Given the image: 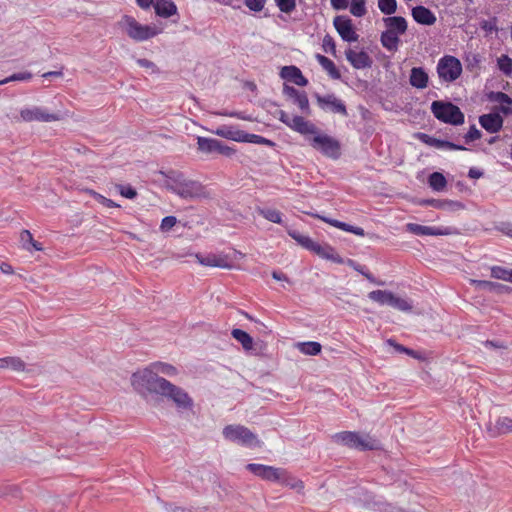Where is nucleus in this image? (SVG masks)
<instances>
[{"instance_id":"obj_12","label":"nucleus","mask_w":512,"mask_h":512,"mask_svg":"<svg viewBox=\"0 0 512 512\" xmlns=\"http://www.w3.org/2000/svg\"><path fill=\"white\" fill-rule=\"evenodd\" d=\"M279 120L292 129L302 135H316L318 128L309 120H306L302 116H290L287 112L279 111Z\"/></svg>"},{"instance_id":"obj_3","label":"nucleus","mask_w":512,"mask_h":512,"mask_svg":"<svg viewBox=\"0 0 512 512\" xmlns=\"http://www.w3.org/2000/svg\"><path fill=\"white\" fill-rule=\"evenodd\" d=\"M150 383L154 384L155 386H152V390L149 391V393L158 394L173 401L178 409H192L193 399L181 387L174 385L166 379L155 378L154 381H150Z\"/></svg>"},{"instance_id":"obj_49","label":"nucleus","mask_w":512,"mask_h":512,"mask_svg":"<svg viewBox=\"0 0 512 512\" xmlns=\"http://www.w3.org/2000/svg\"><path fill=\"white\" fill-rule=\"evenodd\" d=\"M89 194L96 200L98 201L99 203H101L102 205H104L105 207L107 208H118L120 207V205H118L116 202H114L113 200L111 199H108L106 197H104L103 195L99 194L98 192L94 191V190H90L89 191Z\"/></svg>"},{"instance_id":"obj_50","label":"nucleus","mask_w":512,"mask_h":512,"mask_svg":"<svg viewBox=\"0 0 512 512\" xmlns=\"http://www.w3.org/2000/svg\"><path fill=\"white\" fill-rule=\"evenodd\" d=\"M115 187L122 197H125L127 199H134L137 196L136 189L133 188L131 185L117 184Z\"/></svg>"},{"instance_id":"obj_22","label":"nucleus","mask_w":512,"mask_h":512,"mask_svg":"<svg viewBox=\"0 0 512 512\" xmlns=\"http://www.w3.org/2000/svg\"><path fill=\"white\" fill-rule=\"evenodd\" d=\"M413 19L421 25L431 26L437 21L435 14L425 6L419 5L412 8Z\"/></svg>"},{"instance_id":"obj_11","label":"nucleus","mask_w":512,"mask_h":512,"mask_svg":"<svg viewBox=\"0 0 512 512\" xmlns=\"http://www.w3.org/2000/svg\"><path fill=\"white\" fill-rule=\"evenodd\" d=\"M310 144L326 157L338 159L341 156L340 142L329 135L317 133Z\"/></svg>"},{"instance_id":"obj_64","label":"nucleus","mask_w":512,"mask_h":512,"mask_svg":"<svg viewBox=\"0 0 512 512\" xmlns=\"http://www.w3.org/2000/svg\"><path fill=\"white\" fill-rule=\"evenodd\" d=\"M0 270H1L2 273L8 274V275L14 273L13 267L10 264L6 263V262H3V263L0 264Z\"/></svg>"},{"instance_id":"obj_15","label":"nucleus","mask_w":512,"mask_h":512,"mask_svg":"<svg viewBox=\"0 0 512 512\" xmlns=\"http://www.w3.org/2000/svg\"><path fill=\"white\" fill-rule=\"evenodd\" d=\"M246 469L260 479L270 482H278L279 479H282L284 473V468L257 463L247 464Z\"/></svg>"},{"instance_id":"obj_2","label":"nucleus","mask_w":512,"mask_h":512,"mask_svg":"<svg viewBox=\"0 0 512 512\" xmlns=\"http://www.w3.org/2000/svg\"><path fill=\"white\" fill-rule=\"evenodd\" d=\"M159 374L172 377L176 376L178 371L176 367L171 364L160 361L153 362L148 367L138 370L132 374V385L139 391L149 392L152 390V386H155L154 384H151L150 381H154L155 378L164 379L163 377H160Z\"/></svg>"},{"instance_id":"obj_33","label":"nucleus","mask_w":512,"mask_h":512,"mask_svg":"<svg viewBox=\"0 0 512 512\" xmlns=\"http://www.w3.org/2000/svg\"><path fill=\"white\" fill-rule=\"evenodd\" d=\"M26 368V363L16 356H8L0 358V369H11L15 372H23Z\"/></svg>"},{"instance_id":"obj_56","label":"nucleus","mask_w":512,"mask_h":512,"mask_svg":"<svg viewBox=\"0 0 512 512\" xmlns=\"http://www.w3.org/2000/svg\"><path fill=\"white\" fill-rule=\"evenodd\" d=\"M266 0H245V5L254 12H260L265 5Z\"/></svg>"},{"instance_id":"obj_48","label":"nucleus","mask_w":512,"mask_h":512,"mask_svg":"<svg viewBox=\"0 0 512 512\" xmlns=\"http://www.w3.org/2000/svg\"><path fill=\"white\" fill-rule=\"evenodd\" d=\"M498 68L505 74H512V59L508 55H502L497 60Z\"/></svg>"},{"instance_id":"obj_10","label":"nucleus","mask_w":512,"mask_h":512,"mask_svg":"<svg viewBox=\"0 0 512 512\" xmlns=\"http://www.w3.org/2000/svg\"><path fill=\"white\" fill-rule=\"evenodd\" d=\"M437 73L444 82H453L457 80L462 73V64L460 60L451 55H445L439 59L437 64Z\"/></svg>"},{"instance_id":"obj_4","label":"nucleus","mask_w":512,"mask_h":512,"mask_svg":"<svg viewBox=\"0 0 512 512\" xmlns=\"http://www.w3.org/2000/svg\"><path fill=\"white\" fill-rule=\"evenodd\" d=\"M385 30L380 35L382 46L390 51L396 52L400 45V36L408 29L407 20L402 16H388L383 18Z\"/></svg>"},{"instance_id":"obj_23","label":"nucleus","mask_w":512,"mask_h":512,"mask_svg":"<svg viewBox=\"0 0 512 512\" xmlns=\"http://www.w3.org/2000/svg\"><path fill=\"white\" fill-rule=\"evenodd\" d=\"M423 143L428 146L435 147L437 149H446V150H466V148L462 145L454 144L450 141L440 140L429 136L425 133H420L418 137Z\"/></svg>"},{"instance_id":"obj_17","label":"nucleus","mask_w":512,"mask_h":512,"mask_svg":"<svg viewBox=\"0 0 512 512\" xmlns=\"http://www.w3.org/2000/svg\"><path fill=\"white\" fill-rule=\"evenodd\" d=\"M333 25L342 40L346 42L358 41L359 35L353 26L352 20L347 16H336Z\"/></svg>"},{"instance_id":"obj_6","label":"nucleus","mask_w":512,"mask_h":512,"mask_svg":"<svg viewBox=\"0 0 512 512\" xmlns=\"http://www.w3.org/2000/svg\"><path fill=\"white\" fill-rule=\"evenodd\" d=\"M222 434L228 441L245 447H262L263 442L249 428L240 424H230L223 428Z\"/></svg>"},{"instance_id":"obj_61","label":"nucleus","mask_w":512,"mask_h":512,"mask_svg":"<svg viewBox=\"0 0 512 512\" xmlns=\"http://www.w3.org/2000/svg\"><path fill=\"white\" fill-rule=\"evenodd\" d=\"M137 64L140 66V67H143V68H147V69H155L156 66L155 64L148 60V59H138L137 60Z\"/></svg>"},{"instance_id":"obj_60","label":"nucleus","mask_w":512,"mask_h":512,"mask_svg":"<svg viewBox=\"0 0 512 512\" xmlns=\"http://www.w3.org/2000/svg\"><path fill=\"white\" fill-rule=\"evenodd\" d=\"M137 5L143 10H148L151 6L154 7V0H136Z\"/></svg>"},{"instance_id":"obj_14","label":"nucleus","mask_w":512,"mask_h":512,"mask_svg":"<svg viewBox=\"0 0 512 512\" xmlns=\"http://www.w3.org/2000/svg\"><path fill=\"white\" fill-rule=\"evenodd\" d=\"M279 120L292 129L302 135H316L318 128L309 120H306L302 116H290L287 112L279 111Z\"/></svg>"},{"instance_id":"obj_36","label":"nucleus","mask_w":512,"mask_h":512,"mask_svg":"<svg viewBox=\"0 0 512 512\" xmlns=\"http://www.w3.org/2000/svg\"><path fill=\"white\" fill-rule=\"evenodd\" d=\"M428 184L434 191H443L447 186L445 176L440 172H433L428 177Z\"/></svg>"},{"instance_id":"obj_44","label":"nucleus","mask_w":512,"mask_h":512,"mask_svg":"<svg viewBox=\"0 0 512 512\" xmlns=\"http://www.w3.org/2000/svg\"><path fill=\"white\" fill-rule=\"evenodd\" d=\"M350 13L355 17H363L367 13L365 0H351Z\"/></svg>"},{"instance_id":"obj_34","label":"nucleus","mask_w":512,"mask_h":512,"mask_svg":"<svg viewBox=\"0 0 512 512\" xmlns=\"http://www.w3.org/2000/svg\"><path fill=\"white\" fill-rule=\"evenodd\" d=\"M20 242L23 249L32 252V251H42V244L38 241H35L31 232L29 230H22L20 233Z\"/></svg>"},{"instance_id":"obj_24","label":"nucleus","mask_w":512,"mask_h":512,"mask_svg":"<svg viewBox=\"0 0 512 512\" xmlns=\"http://www.w3.org/2000/svg\"><path fill=\"white\" fill-rule=\"evenodd\" d=\"M489 99L499 104V106L496 107V113H501L505 116L512 114V98L506 93L492 92Z\"/></svg>"},{"instance_id":"obj_55","label":"nucleus","mask_w":512,"mask_h":512,"mask_svg":"<svg viewBox=\"0 0 512 512\" xmlns=\"http://www.w3.org/2000/svg\"><path fill=\"white\" fill-rule=\"evenodd\" d=\"M480 137H481L480 130L477 129V127L475 125H472L469 128L468 132L465 134L464 139H465V142L468 144L475 140L480 139Z\"/></svg>"},{"instance_id":"obj_53","label":"nucleus","mask_w":512,"mask_h":512,"mask_svg":"<svg viewBox=\"0 0 512 512\" xmlns=\"http://www.w3.org/2000/svg\"><path fill=\"white\" fill-rule=\"evenodd\" d=\"M294 101L303 112L309 113V100L305 92H299Z\"/></svg>"},{"instance_id":"obj_31","label":"nucleus","mask_w":512,"mask_h":512,"mask_svg":"<svg viewBox=\"0 0 512 512\" xmlns=\"http://www.w3.org/2000/svg\"><path fill=\"white\" fill-rule=\"evenodd\" d=\"M406 229H407V231H409V232H411V233H413L415 235H421V236H424V235L436 236V235H443V234H445L439 228L430 227V226H424V225H420V224H416V223H408L406 225Z\"/></svg>"},{"instance_id":"obj_25","label":"nucleus","mask_w":512,"mask_h":512,"mask_svg":"<svg viewBox=\"0 0 512 512\" xmlns=\"http://www.w3.org/2000/svg\"><path fill=\"white\" fill-rule=\"evenodd\" d=\"M280 76L298 86H306L308 80L303 76L301 70L296 66H284L281 69Z\"/></svg>"},{"instance_id":"obj_40","label":"nucleus","mask_w":512,"mask_h":512,"mask_svg":"<svg viewBox=\"0 0 512 512\" xmlns=\"http://www.w3.org/2000/svg\"><path fill=\"white\" fill-rule=\"evenodd\" d=\"M257 211L262 217H264L266 220H268L272 223H276V224L282 223V214L280 211H278L276 209L259 208Z\"/></svg>"},{"instance_id":"obj_41","label":"nucleus","mask_w":512,"mask_h":512,"mask_svg":"<svg viewBox=\"0 0 512 512\" xmlns=\"http://www.w3.org/2000/svg\"><path fill=\"white\" fill-rule=\"evenodd\" d=\"M491 277L503 281H507L511 283L512 279V269H508L502 266H492L491 267Z\"/></svg>"},{"instance_id":"obj_26","label":"nucleus","mask_w":512,"mask_h":512,"mask_svg":"<svg viewBox=\"0 0 512 512\" xmlns=\"http://www.w3.org/2000/svg\"><path fill=\"white\" fill-rule=\"evenodd\" d=\"M213 133L217 136L226 138L228 140L243 142L245 131L238 129L231 125H222L218 127Z\"/></svg>"},{"instance_id":"obj_52","label":"nucleus","mask_w":512,"mask_h":512,"mask_svg":"<svg viewBox=\"0 0 512 512\" xmlns=\"http://www.w3.org/2000/svg\"><path fill=\"white\" fill-rule=\"evenodd\" d=\"M322 48L326 53L336 55V44L332 36L326 34L322 41Z\"/></svg>"},{"instance_id":"obj_37","label":"nucleus","mask_w":512,"mask_h":512,"mask_svg":"<svg viewBox=\"0 0 512 512\" xmlns=\"http://www.w3.org/2000/svg\"><path fill=\"white\" fill-rule=\"evenodd\" d=\"M296 347L301 353L311 356L318 355L322 349L321 344L315 341L299 342Z\"/></svg>"},{"instance_id":"obj_43","label":"nucleus","mask_w":512,"mask_h":512,"mask_svg":"<svg viewBox=\"0 0 512 512\" xmlns=\"http://www.w3.org/2000/svg\"><path fill=\"white\" fill-rule=\"evenodd\" d=\"M389 306L403 312H409L412 310V305L407 299L398 297L394 293L392 294Z\"/></svg>"},{"instance_id":"obj_51","label":"nucleus","mask_w":512,"mask_h":512,"mask_svg":"<svg viewBox=\"0 0 512 512\" xmlns=\"http://www.w3.org/2000/svg\"><path fill=\"white\" fill-rule=\"evenodd\" d=\"M279 10L283 13L290 14L296 8V0H274Z\"/></svg>"},{"instance_id":"obj_63","label":"nucleus","mask_w":512,"mask_h":512,"mask_svg":"<svg viewBox=\"0 0 512 512\" xmlns=\"http://www.w3.org/2000/svg\"><path fill=\"white\" fill-rule=\"evenodd\" d=\"M406 354L410 357H413L417 360H420V361H424L426 360L425 356H423L420 352L416 351V350H413V349H410L408 348V350L406 351Z\"/></svg>"},{"instance_id":"obj_46","label":"nucleus","mask_w":512,"mask_h":512,"mask_svg":"<svg viewBox=\"0 0 512 512\" xmlns=\"http://www.w3.org/2000/svg\"><path fill=\"white\" fill-rule=\"evenodd\" d=\"M244 139L245 140H243V143H254L266 146H274V143L271 140L257 134H249L245 132Z\"/></svg>"},{"instance_id":"obj_18","label":"nucleus","mask_w":512,"mask_h":512,"mask_svg":"<svg viewBox=\"0 0 512 512\" xmlns=\"http://www.w3.org/2000/svg\"><path fill=\"white\" fill-rule=\"evenodd\" d=\"M347 61L354 69H367L373 65V60L370 55L364 50H357L348 48L345 50Z\"/></svg>"},{"instance_id":"obj_39","label":"nucleus","mask_w":512,"mask_h":512,"mask_svg":"<svg viewBox=\"0 0 512 512\" xmlns=\"http://www.w3.org/2000/svg\"><path fill=\"white\" fill-rule=\"evenodd\" d=\"M277 483L288 486L292 489L303 490L304 482L300 479H296L290 475V473L284 469L282 479H279Z\"/></svg>"},{"instance_id":"obj_27","label":"nucleus","mask_w":512,"mask_h":512,"mask_svg":"<svg viewBox=\"0 0 512 512\" xmlns=\"http://www.w3.org/2000/svg\"><path fill=\"white\" fill-rule=\"evenodd\" d=\"M316 218L320 219L321 221L335 227V228H338L340 230H343L345 232H349V233H353L357 236H365V231L363 228L361 227H358V226H352L350 224H347V223H344V222H341L339 220H336V219H332V218H329V217H326V216H321V215H315Z\"/></svg>"},{"instance_id":"obj_54","label":"nucleus","mask_w":512,"mask_h":512,"mask_svg":"<svg viewBox=\"0 0 512 512\" xmlns=\"http://www.w3.org/2000/svg\"><path fill=\"white\" fill-rule=\"evenodd\" d=\"M176 223L177 218L175 216H166L161 221L160 230L162 232H168L176 225Z\"/></svg>"},{"instance_id":"obj_42","label":"nucleus","mask_w":512,"mask_h":512,"mask_svg":"<svg viewBox=\"0 0 512 512\" xmlns=\"http://www.w3.org/2000/svg\"><path fill=\"white\" fill-rule=\"evenodd\" d=\"M198 148L204 153H213L217 147V139L198 137Z\"/></svg>"},{"instance_id":"obj_8","label":"nucleus","mask_w":512,"mask_h":512,"mask_svg":"<svg viewBox=\"0 0 512 512\" xmlns=\"http://www.w3.org/2000/svg\"><path fill=\"white\" fill-rule=\"evenodd\" d=\"M120 24L127 35L137 42L149 40L161 32L155 25H143L134 17L128 15L123 16Z\"/></svg>"},{"instance_id":"obj_45","label":"nucleus","mask_w":512,"mask_h":512,"mask_svg":"<svg viewBox=\"0 0 512 512\" xmlns=\"http://www.w3.org/2000/svg\"><path fill=\"white\" fill-rule=\"evenodd\" d=\"M378 8L385 15H392L397 10L396 0H378Z\"/></svg>"},{"instance_id":"obj_16","label":"nucleus","mask_w":512,"mask_h":512,"mask_svg":"<svg viewBox=\"0 0 512 512\" xmlns=\"http://www.w3.org/2000/svg\"><path fill=\"white\" fill-rule=\"evenodd\" d=\"M20 117L24 122H54L60 120V117L57 114L49 113L45 109L38 106L21 109Z\"/></svg>"},{"instance_id":"obj_57","label":"nucleus","mask_w":512,"mask_h":512,"mask_svg":"<svg viewBox=\"0 0 512 512\" xmlns=\"http://www.w3.org/2000/svg\"><path fill=\"white\" fill-rule=\"evenodd\" d=\"M217 147L215 148V152L225 156H231L235 153V150L229 146L224 145L222 142L217 140Z\"/></svg>"},{"instance_id":"obj_20","label":"nucleus","mask_w":512,"mask_h":512,"mask_svg":"<svg viewBox=\"0 0 512 512\" xmlns=\"http://www.w3.org/2000/svg\"><path fill=\"white\" fill-rule=\"evenodd\" d=\"M503 118L499 113L483 114L479 117V123L489 133H497L503 127Z\"/></svg>"},{"instance_id":"obj_35","label":"nucleus","mask_w":512,"mask_h":512,"mask_svg":"<svg viewBox=\"0 0 512 512\" xmlns=\"http://www.w3.org/2000/svg\"><path fill=\"white\" fill-rule=\"evenodd\" d=\"M232 337L237 340L245 351L253 349L254 341L253 338L244 330L235 328L231 332Z\"/></svg>"},{"instance_id":"obj_30","label":"nucleus","mask_w":512,"mask_h":512,"mask_svg":"<svg viewBox=\"0 0 512 512\" xmlns=\"http://www.w3.org/2000/svg\"><path fill=\"white\" fill-rule=\"evenodd\" d=\"M428 74L421 67H414L410 73V84L417 89H424L428 85Z\"/></svg>"},{"instance_id":"obj_38","label":"nucleus","mask_w":512,"mask_h":512,"mask_svg":"<svg viewBox=\"0 0 512 512\" xmlns=\"http://www.w3.org/2000/svg\"><path fill=\"white\" fill-rule=\"evenodd\" d=\"M392 292L387 290H374L368 294V297L380 305H390Z\"/></svg>"},{"instance_id":"obj_7","label":"nucleus","mask_w":512,"mask_h":512,"mask_svg":"<svg viewBox=\"0 0 512 512\" xmlns=\"http://www.w3.org/2000/svg\"><path fill=\"white\" fill-rule=\"evenodd\" d=\"M431 112L437 120L446 124L458 126L462 125L465 121L464 113L451 102L433 101Z\"/></svg>"},{"instance_id":"obj_62","label":"nucleus","mask_w":512,"mask_h":512,"mask_svg":"<svg viewBox=\"0 0 512 512\" xmlns=\"http://www.w3.org/2000/svg\"><path fill=\"white\" fill-rule=\"evenodd\" d=\"M284 93L291 97V98H295L297 94H299L300 91H298L296 88L292 87V86H288V85H284Z\"/></svg>"},{"instance_id":"obj_47","label":"nucleus","mask_w":512,"mask_h":512,"mask_svg":"<svg viewBox=\"0 0 512 512\" xmlns=\"http://www.w3.org/2000/svg\"><path fill=\"white\" fill-rule=\"evenodd\" d=\"M470 282L472 285H474L475 287H477L479 289H485V290H489V291H496L503 287V285H501L499 283L488 281V280L472 279Z\"/></svg>"},{"instance_id":"obj_19","label":"nucleus","mask_w":512,"mask_h":512,"mask_svg":"<svg viewBox=\"0 0 512 512\" xmlns=\"http://www.w3.org/2000/svg\"><path fill=\"white\" fill-rule=\"evenodd\" d=\"M317 102L323 109L329 107L334 113L341 114L342 116L348 115L345 104L333 94L317 96Z\"/></svg>"},{"instance_id":"obj_9","label":"nucleus","mask_w":512,"mask_h":512,"mask_svg":"<svg viewBox=\"0 0 512 512\" xmlns=\"http://www.w3.org/2000/svg\"><path fill=\"white\" fill-rule=\"evenodd\" d=\"M335 442L345 445L349 448L360 451L378 449V442L369 435H361L358 432L343 431L333 436Z\"/></svg>"},{"instance_id":"obj_13","label":"nucleus","mask_w":512,"mask_h":512,"mask_svg":"<svg viewBox=\"0 0 512 512\" xmlns=\"http://www.w3.org/2000/svg\"><path fill=\"white\" fill-rule=\"evenodd\" d=\"M279 120L292 129L302 135H316L318 128L309 120H306L302 116H290L287 112L279 111Z\"/></svg>"},{"instance_id":"obj_5","label":"nucleus","mask_w":512,"mask_h":512,"mask_svg":"<svg viewBox=\"0 0 512 512\" xmlns=\"http://www.w3.org/2000/svg\"><path fill=\"white\" fill-rule=\"evenodd\" d=\"M288 235L304 249L313 252L320 258L330 260L338 264H343L345 262L344 259L329 244H320L311 239L309 236L303 235L296 230H289Z\"/></svg>"},{"instance_id":"obj_21","label":"nucleus","mask_w":512,"mask_h":512,"mask_svg":"<svg viewBox=\"0 0 512 512\" xmlns=\"http://www.w3.org/2000/svg\"><path fill=\"white\" fill-rule=\"evenodd\" d=\"M487 431L491 437L512 433V418L498 417L493 425H487Z\"/></svg>"},{"instance_id":"obj_1","label":"nucleus","mask_w":512,"mask_h":512,"mask_svg":"<svg viewBox=\"0 0 512 512\" xmlns=\"http://www.w3.org/2000/svg\"><path fill=\"white\" fill-rule=\"evenodd\" d=\"M165 187L183 199L206 197L205 187L198 181L187 179L175 170L160 171Z\"/></svg>"},{"instance_id":"obj_28","label":"nucleus","mask_w":512,"mask_h":512,"mask_svg":"<svg viewBox=\"0 0 512 512\" xmlns=\"http://www.w3.org/2000/svg\"><path fill=\"white\" fill-rule=\"evenodd\" d=\"M198 262L204 266L231 268V264L226 256L209 254L206 256L197 255Z\"/></svg>"},{"instance_id":"obj_58","label":"nucleus","mask_w":512,"mask_h":512,"mask_svg":"<svg viewBox=\"0 0 512 512\" xmlns=\"http://www.w3.org/2000/svg\"><path fill=\"white\" fill-rule=\"evenodd\" d=\"M331 6L335 10H344L349 5V0H330Z\"/></svg>"},{"instance_id":"obj_59","label":"nucleus","mask_w":512,"mask_h":512,"mask_svg":"<svg viewBox=\"0 0 512 512\" xmlns=\"http://www.w3.org/2000/svg\"><path fill=\"white\" fill-rule=\"evenodd\" d=\"M347 263L354 267L355 270L359 271L361 274H363L370 282H375L374 277L369 272H364L361 267H358L354 265V261L351 259H348Z\"/></svg>"},{"instance_id":"obj_29","label":"nucleus","mask_w":512,"mask_h":512,"mask_svg":"<svg viewBox=\"0 0 512 512\" xmlns=\"http://www.w3.org/2000/svg\"><path fill=\"white\" fill-rule=\"evenodd\" d=\"M154 9L157 16L169 18L177 14V6L172 0H155Z\"/></svg>"},{"instance_id":"obj_32","label":"nucleus","mask_w":512,"mask_h":512,"mask_svg":"<svg viewBox=\"0 0 512 512\" xmlns=\"http://www.w3.org/2000/svg\"><path fill=\"white\" fill-rule=\"evenodd\" d=\"M315 58L321 67L328 73L330 78L334 80L341 78L340 71L337 69L336 65L331 59L321 54H316Z\"/></svg>"}]
</instances>
